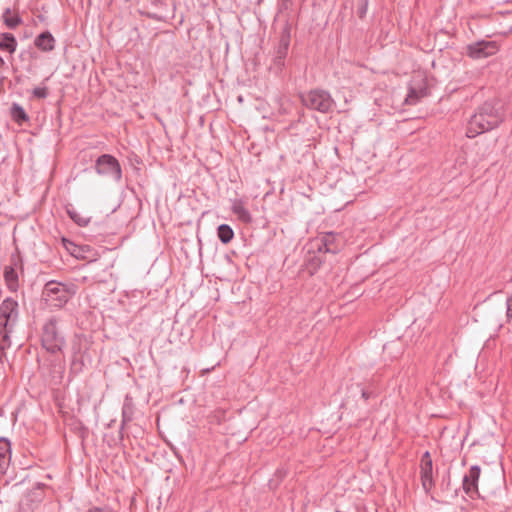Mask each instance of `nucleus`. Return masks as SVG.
Listing matches in <instances>:
<instances>
[{"mask_svg":"<svg viewBox=\"0 0 512 512\" xmlns=\"http://www.w3.org/2000/svg\"><path fill=\"white\" fill-rule=\"evenodd\" d=\"M503 119L502 106L499 103L486 101L471 116L468 122L466 136L468 138H474L481 133L490 131L498 127Z\"/></svg>","mask_w":512,"mask_h":512,"instance_id":"1","label":"nucleus"},{"mask_svg":"<svg viewBox=\"0 0 512 512\" xmlns=\"http://www.w3.org/2000/svg\"><path fill=\"white\" fill-rule=\"evenodd\" d=\"M60 319L57 316L48 318L41 329L42 347L50 354H57L63 350L66 340L63 333L59 330Z\"/></svg>","mask_w":512,"mask_h":512,"instance_id":"2","label":"nucleus"},{"mask_svg":"<svg viewBox=\"0 0 512 512\" xmlns=\"http://www.w3.org/2000/svg\"><path fill=\"white\" fill-rule=\"evenodd\" d=\"M72 293L66 284L51 280L48 281L42 292L43 299L55 308L63 307L70 299Z\"/></svg>","mask_w":512,"mask_h":512,"instance_id":"3","label":"nucleus"},{"mask_svg":"<svg viewBox=\"0 0 512 512\" xmlns=\"http://www.w3.org/2000/svg\"><path fill=\"white\" fill-rule=\"evenodd\" d=\"M303 104L320 113L332 112L335 107V101L328 91L323 89H313L306 95L302 96Z\"/></svg>","mask_w":512,"mask_h":512,"instance_id":"4","label":"nucleus"},{"mask_svg":"<svg viewBox=\"0 0 512 512\" xmlns=\"http://www.w3.org/2000/svg\"><path fill=\"white\" fill-rule=\"evenodd\" d=\"M94 169L98 175L111 177L116 183H119L122 179L121 165L113 155H100L95 160Z\"/></svg>","mask_w":512,"mask_h":512,"instance_id":"5","label":"nucleus"},{"mask_svg":"<svg viewBox=\"0 0 512 512\" xmlns=\"http://www.w3.org/2000/svg\"><path fill=\"white\" fill-rule=\"evenodd\" d=\"M18 302L12 297L5 298L0 304V329H14L18 316Z\"/></svg>","mask_w":512,"mask_h":512,"instance_id":"6","label":"nucleus"},{"mask_svg":"<svg viewBox=\"0 0 512 512\" xmlns=\"http://www.w3.org/2000/svg\"><path fill=\"white\" fill-rule=\"evenodd\" d=\"M499 47L495 41L481 40L467 45V55L475 60L487 58L496 54Z\"/></svg>","mask_w":512,"mask_h":512,"instance_id":"7","label":"nucleus"},{"mask_svg":"<svg viewBox=\"0 0 512 512\" xmlns=\"http://www.w3.org/2000/svg\"><path fill=\"white\" fill-rule=\"evenodd\" d=\"M153 11L146 13L147 17L160 22H166L174 17L175 4L168 0H152Z\"/></svg>","mask_w":512,"mask_h":512,"instance_id":"8","label":"nucleus"},{"mask_svg":"<svg viewBox=\"0 0 512 512\" xmlns=\"http://www.w3.org/2000/svg\"><path fill=\"white\" fill-rule=\"evenodd\" d=\"M290 39H291V32H290V26L287 24L283 28L280 39L278 42V46L276 48L275 57H274V64L278 67H283L285 63V58L288 54V49L290 45Z\"/></svg>","mask_w":512,"mask_h":512,"instance_id":"9","label":"nucleus"},{"mask_svg":"<svg viewBox=\"0 0 512 512\" xmlns=\"http://www.w3.org/2000/svg\"><path fill=\"white\" fill-rule=\"evenodd\" d=\"M342 248V237L334 232L325 233L318 245V251L324 253H338Z\"/></svg>","mask_w":512,"mask_h":512,"instance_id":"10","label":"nucleus"},{"mask_svg":"<svg viewBox=\"0 0 512 512\" xmlns=\"http://www.w3.org/2000/svg\"><path fill=\"white\" fill-rule=\"evenodd\" d=\"M420 474L422 486L428 492L434 485L433 482V462L430 453L426 451L421 457Z\"/></svg>","mask_w":512,"mask_h":512,"instance_id":"11","label":"nucleus"},{"mask_svg":"<svg viewBox=\"0 0 512 512\" xmlns=\"http://www.w3.org/2000/svg\"><path fill=\"white\" fill-rule=\"evenodd\" d=\"M480 472V466L473 465L470 467L469 472L463 477V490L471 498L478 494V480Z\"/></svg>","mask_w":512,"mask_h":512,"instance_id":"12","label":"nucleus"},{"mask_svg":"<svg viewBox=\"0 0 512 512\" xmlns=\"http://www.w3.org/2000/svg\"><path fill=\"white\" fill-rule=\"evenodd\" d=\"M19 263H20L19 258L13 255L11 257V265L6 266L4 268V274H3L4 280L7 285V288L11 292L17 291V289L19 287L18 273L16 271V267L18 266Z\"/></svg>","mask_w":512,"mask_h":512,"instance_id":"13","label":"nucleus"},{"mask_svg":"<svg viewBox=\"0 0 512 512\" xmlns=\"http://www.w3.org/2000/svg\"><path fill=\"white\" fill-rule=\"evenodd\" d=\"M11 462V442L6 437H0V474L6 473Z\"/></svg>","mask_w":512,"mask_h":512,"instance_id":"14","label":"nucleus"},{"mask_svg":"<svg viewBox=\"0 0 512 512\" xmlns=\"http://www.w3.org/2000/svg\"><path fill=\"white\" fill-rule=\"evenodd\" d=\"M56 40L49 31H44L34 39V45L42 52H51L55 48Z\"/></svg>","mask_w":512,"mask_h":512,"instance_id":"15","label":"nucleus"},{"mask_svg":"<svg viewBox=\"0 0 512 512\" xmlns=\"http://www.w3.org/2000/svg\"><path fill=\"white\" fill-rule=\"evenodd\" d=\"M10 116H11L12 120L19 126H22L23 124L28 123L30 120L26 111L18 103H12L11 108H10Z\"/></svg>","mask_w":512,"mask_h":512,"instance_id":"16","label":"nucleus"},{"mask_svg":"<svg viewBox=\"0 0 512 512\" xmlns=\"http://www.w3.org/2000/svg\"><path fill=\"white\" fill-rule=\"evenodd\" d=\"M17 48V40L13 34L4 32L0 33V50L13 54Z\"/></svg>","mask_w":512,"mask_h":512,"instance_id":"17","label":"nucleus"},{"mask_svg":"<svg viewBox=\"0 0 512 512\" xmlns=\"http://www.w3.org/2000/svg\"><path fill=\"white\" fill-rule=\"evenodd\" d=\"M231 209L233 213L237 215L240 221L244 223H250L252 221V216L248 209H246L244 202L242 200H234Z\"/></svg>","mask_w":512,"mask_h":512,"instance_id":"18","label":"nucleus"},{"mask_svg":"<svg viewBox=\"0 0 512 512\" xmlns=\"http://www.w3.org/2000/svg\"><path fill=\"white\" fill-rule=\"evenodd\" d=\"M3 21L5 25L10 29H15L18 25L22 23V19L17 14H12L10 8H6L2 15Z\"/></svg>","mask_w":512,"mask_h":512,"instance_id":"19","label":"nucleus"},{"mask_svg":"<svg viewBox=\"0 0 512 512\" xmlns=\"http://www.w3.org/2000/svg\"><path fill=\"white\" fill-rule=\"evenodd\" d=\"M424 96H426V88L416 89L414 87H411L405 98V103L407 105H416L418 101Z\"/></svg>","mask_w":512,"mask_h":512,"instance_id":"20","label":"nucleus"},{"mask_svg":"<svg viewBox=\"0 0 512 512\" xmlns=\"http://www.w3.org/2000/svg\"><path fill=\"white\" fill-rule=\"evenodd\" d=\"M217 236L223 244H228L234 237V231L228 224H221L217 228Z\"/></svg>","mask_w":512,"mask_h":512,"instance_id":"21","label":"nucleus"},{"mask_svg":"<svg viewBox=\"0 0 512 512\" xmlns=\"http://www.w3.org/2000/svg\"><path fill=\"white\" fill-rule=\"evenodd\" d=\"M134 408L128 397H126L123 407H122V425L121 429H123L124 425L133 419Z\"/></svg>","mask_w":512,"mask_h":512,"instance_id":"22","label":"nucleus"},{"mask_svg":"<svg viewBox=\"0 0 512 512\" xmlns=\"http://www.w3.org/2000/svg\"><path fill=\"white\" fill-rule=\"evenodd\" d=\"M67 213L69 217L80 227H85L90 222V218L82 216L74 209H68Z\"/></svg>","mask_w":512,"mask_h":512,"instance_id":"23","label":"nucleus"},{"mask_svg":"<svg viewBox=\"0 0 512 512\" xmlns=\"http://www.w3.org/2000/svg\"><path fill=\"white\" fill-rule=\"evenodd\" d=\"M14 329H0V335L2 337L0 342V351H4L11 346V339L10 334L13 332Z\"/></svg>","mask_w":512,"mask_h":512,"instance_id":"24","label":"nucleus"},{"mask_svg":"<svg viewBox=\"0 0 512 512\" xmlns=\"http://www.w3.org/2000/svg\"><path fill=\"white\" fill-rule=\"evenodd\" d=\"M369 0H360L357 7V14L360 18H364L368 10Z\"/></svg>","mask_w":512,"mask_h":512,"instance_id":"25","label":"nucleus"},{"mask_svg":"<svg viewBox=\"0 0 512 512\" xmlns=\"http://www.w3.org/2000/svg\"><path fill=\"white\" fill-rule=\"evenodd\" d=\"M33 97L37 99H45L48 96L47 87H36L32 90Z\"/></svg>","mask_w":512,"mask_h":512,"instance_id":"26","label":"nucleus"},{"mask_svg":"<svg viewBox=\"0 0 512 512\" xmlns=\"http://www.w3.org/2000/svg\"><path fill=\"white\" fill-rule=\"evenodd\" d=\"M86 512H116L114 509H112L109 506H103V507H92L88 509Z\"/></svg>","mask_w":512,"mask_h":512,"instance_id":"27","label":"nucleus"},{"mask_svg":"<svg viewBox=\"0 0 512 512\" xmlns=\"http://www.w3.org/2000/svg\"><path fill=\"white\" fill-rule=\"evenodd\" d=\"M43 484L37 483V487L31 492L32 495L35 496L36 499L40 500L42 498V488Z\"/></svg>","mask_w":512,"mask_h":512,"instance_id":"28","label":"nucleus"},{"mask_svg":"<svg viewBox=\"0 0 512 512\" xmlns=\"http://www.w3.org/2000/svg\"><path fill=\"white\" fill-rule=\"evenodd\" d=\"M360 391H361V396H362V398H363V399H365V400L369 399V398L371 397V395H372V393H371V392L366 391V390H365V389H363V388H361V389H360Z\"/></svg>","mask_w":512,"mask_h":512,"instance_id":"29","label":"nucleus"},{"mask_svg":"<svg viewBox=\"0 0 512 512\" xmlns=\"http://www.w3.org/2000/svg\"><path fill=\"white\" fill-rule=\"evenodd\" d=\"M5 65L4 59L0 56V68H2Z\"/></svg>","mask_w":512,"mask_h":512,"instance_id":"30","label":"nucleus"},{"mask_svg":"<svg viewBox=\"0 0 512 512\" xmlns=\"http://www.w3.org/2000/svg\"><path fill=\"white\" fill-rule=\"evenodd\" d=\"M205 512H212L211 510H206Z\"/></svg>","mask_w":512,"mask_h":512,"instance_id":"31","label":"nucleus"}]
</instances>
